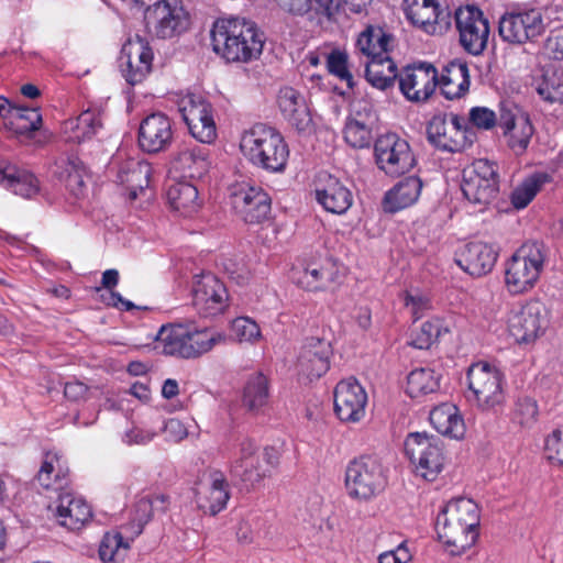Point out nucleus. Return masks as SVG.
Segmentation results:
<instances>
[{
	"instance_id": "f257e3e1",
	"label": "nucleus",
	"mask_w": 563,
	"mask_h": 563,
	"mask_svg": "<svg viewBox=\"0 0 563 563\" xmlns=\"http://www.w3.org/2000/svg\"><path fill=\"white\" fill-rule=\"evenodd\" d=\"M213 52L229 63L257 59L264 46V34L245 18H223L210 32Z\"/></svg>"
},
{
	"instance_id": "f03ea898",
	"label": "nucleus",
	"mask_w": 563,
	"mask_h": 563,
	"mask_svg": "<svg viewBox=\"0 0 563 563\" xmlns=\"http://www.w3.org/2000/svg\"><path fill=\"white\" fill-rule=\"evenodd\" d=\"M479 511L475 501L460 497L449 501L437 519L439 539L454 555L471 548L477 538Z\"/></svg>"
},
{
	"instance_id": "7ed1b4c3",
	"label": "nucleus",
	"mask_w": 563,
	"mask_h": 563,
	"mask_svg": "<svg viewBox=\"0 0 563 563\" xmlns=\"http://www.w3.org/2000/svg\"><path fill=\"white\" fill-rule=\"evenodd\" d=\"M240 148L244 157L256 168L267 173L285 170L289 148L283 135L273 126L257 123L241 137Z\"/></svg>"
},
{
	"instance_id": "20e7f679",
	"label": "nucleus",
	"mask_w": 563,
	"mask_h": 563,
	"mask_svg": "<svg viewBox=\"0 0 563 563\" xmlns=\"http://www.w3.org/2000/svg\"><path fill=\"white\" fill-rule=\"evenodd\" d=\"M547 260V249L541 242L522 244L511 256L505 273L509 292L522 294L531 289L540 277Z\"/></svg>"
},
{
	"instance_id": "39448f33",
	"label": "nucleus",
	"mask_w": 563,
	"mask_h": 563,
	"mask_svg": "<svg viewBox=\"0 0 563 563\" xmlns=\"http://www.w3.org/2000/svg\"><path fill=\"white\" fill-rule=\"evenodd\" d=\"M223 340L224 336L221 333L207 328L187 331L180 325H163L156 335V341L164 354L184 358L199 357Z\"/></svg>"
},
{
	"instance_id": "423d86ee",
	"label": "nucleus",
	"mask_w": 563,
	"mask_h": 563,
	"mask_svg": "<svg viewBox=\"0 0 563 563\" xmlns=\"http://www.w3.org/2000/svg\"><path fill=\"white\" fill-rule=\"evenodd\" d=\"M278 463L277 452L266 448L263 453L250 439L240 443L239 457L231 465V475L245 488H256Z\"/></svg>"
},
{
	"instance_id": "0eeeda50",
	"label": "nucleus",
	"mask_w": 563,
	"mask_h": 563,
	"mask_svg": "<svg viewBox=\"0 0 563 563\" xmlns=\"http://www.w3.org/2000/svg\"><path fill=\"white\" fill-rule=\"evenodd\" d=\"M387 483L382 462L374 456L352 461L345 471V486L352 498L368 500L380 494Z\"/></svg>"
},
{
	"instance_id": "6e6552de",
	"label": "nucleus",
	"mask_w": 563,
	"mask_h": 563,
	"mask_svg": "<svg viewBox=\"0 0 563 563\" xmlns=\"http://www.w3.org/2000/svg\"><path fill=\"white\" fill-rule=\"evenodd\" d=\"M405 452L416 475L434 481L443 468L444 455L439 438L426 432L410 433L405 441Z\"/></svg>"
},
{
	"instance_id": "1a4fd4ad",
	"label": "nucleus",
	"mask_w": 563,
	"mask_h": 563,
	"mask_svg": "<svg viewBox=\"0 0 563 563\" xmlns=\"http://www.w3.org/2000/svg\"><path fill=\"white\" fill-rule=\"evenodd\" d=\"M144 22L150 34L169 38L189 27V15L178 0H163L150 5L144 12Z\"/></svg>"
},
{
	"instance_id": "9d476101",
	"label": "nucleus",
	"mask_w": 563,
	"mask_h": 563,
	"mask_svg": "<svg viewBox=\"0 0 563 563\" xmlns=\"http://www.w3.org/2000/svg\"><path fill=\"white\" fill-rule=\"evenodd\" d=\"M462 191L473 205L484 208L498 192V174L494 163L478 159L463 170Z\"/></svg>"
},
{
	"instance_id": "9b49d317",
	"label": "nucleus",
	"mask_w": 563,
	"mask_h": 563,
	"mask_svg": "<svg viewBox=\"0 0 563 563\" xmlns=\"http://www.w3.org/2000/svg\"><path fill=\"white\" fill-rule=\"evenodd\" d=\"M374 154L378 168L389 176H400L416 165L409 143L394 133L380 135L376 140Z\"/></svg>"
},
{
	"instance_id": "f8f14e48",
	"label": "nucleus",
	"mask_w": 563,
	"mask_h": 563,
	"mask_svg": "<svg viewBox=\"0 0 563 563\" xmlns=\"http://www.w3.org/2000/svg\"><path fill=\"white\" fill-rule=\"evenodd\" d=\"M473 133L467 131L464 119L457 114L434 115L428 124V141L439 150L461 152L472 145Z\"/></svg>"
},
{
	"instance_id": "ddd939ff",
	"label": "nucleus",
	"mask_w": 563,
	"mask_h": 563,
	"mask_svg": "<svg viewBox=\"0 0 563 563\" xmlns=\"http://www.w3.org/2000/svg\"><path fill=\"white\" fill-rule=\"evenodd\" d=\"M460 43L472 55H479L487 46L489 37L488 20L483 12L474 7L459 8L454 13Z\"/></svg>"
},
{
	"instance_id": "4468645a",
	"label": "nucleus",
	"mask_w": 563,
	"mask_h": 563,
	"mask_svg": "<svg viewBox=\"0 0 563 563\" xmlns=\"http://www.w3.org/2000/svg\"><path fill=\"white\" fill-rule=\"evenodd\" d=\"M468 388L482 409H490L505 399L501 375L487 363L473 364L467 372Z\"/></svg>"
},
{
	"instance_id": "2eb2a0df",
	"label": "nucleus",
	"mask_w": 563,
	"mask_h": 563,
	"mask_svg": "<svg viewBox=\"0 0 563 563\" xmlns=\"http://www.w3.org/2000/svg\"><path fill=\"white\" fill-rule=\"evenodd\" d=\"M549 312L543 302L531 300L508 319V331L517 343L534 341L548 327Z\"/></svg>"
},
{
	"instance_id": "dca6fc26",
	"label": "nucleus",
	"mask_w": 563,
	"mask_h": 563,
	"mask_svg": "<svg viewBox=\"0 0 563 563\" xmlns=\"http://www.w3.org/2000/svg\"><path fill=\"white\" fill-rule=\"evenodd\" d=\"M178 111L190 134L201 143H211L217 135L211 107L201 97L187 95L180 99Z\"/></svg>"
},
{
	"instance_id": "f3484780",
	"label": "nucleus",
	"mask_w": 563,
	"mask_h": 563,
	"mask_svg": "<svg viewBox=\"0 0 563 563\" xmlns=\"http://www.w3.org/2000/svg\"><path fill=\"white\" fill-rule=\"evenodd\" d=\"M230 202L235 213L247 223H260L271 212V198L261 188L240 184L232 188Z\"/></svg>"
},
{
	"instance_id": "a211bd4d",
	"label": "nucleus",
	"mask_w": 563,
	"mask_h": 563,
	"mask_svg": "<svg viewBox=\"0 0 563 563\" xmlns=\"http://www.w3.org/2000/svg\"><path fill=\"white\" fill-rule=\"evenodd\" d=\"M544 30L539 10L530 9L522 12H510L499 21V35L511 44H522L539 36Z\"/></svg>"
},
{
	"instance_id": "6ab92c4d",
	"label": "nucleus",
	"mask_w": 563,
	"mask_h": 563,
	"mask_svg": "<svg viewBox=\"0 0 563 563\" xmlns=\"http://www.w3.org/2000/svg\"><path fill=\"white\" fill-rule=\"evenodd\" d=\"M410 22L430 35H442L452 25L451 12L435 0H413L406 9Z\"/></svg>"
},
{
	"instance_id": "aec40b11",
	"label": "nucleus",
	"mask_w": 563,
	"mask_h": 563,
	"mask_svg": "<svg viewBox=\"0 0 563 563\" xmlns=\"http://www.w3.org/2000/svg\"><path fill=\"white\" fill-rule=\"evenodd\" d=\"M210 168L209 151L203 145L185 144L170 161V179H200Z\"/></svg>"
},
{
	"instance_id": "412c9836",
	"label": "nucleus",
	"mask_w": 563,
	"mask_h": 563,
	"mask_svg": "<svg viewBox=\"0 0 563 563\" xmlns=\"http://www.w3.org/2000/svg\"><path fill=\"white\" fill-rule=\"evenodd\" d=\"M438 86V71L432 64L422 63L407 67L399 76L402 95L412 102H424Z\"/></svg>"
},
{
	"instance_id": "4be33fe9",
	"label": "nucleus",
	"mask_w": 563,
	"mask_h": 563,
	"mask_svg": "<svg viewBox=\"0 0 563 563\" xmlns=\"http://www.w3.org/2000/svg\"><path fill=\"white\" fill-rule=\"evenodd\" d=\"M152 49L140 36L130 38L123 45L120 55V67L126 81L131 85L141 82L151 71Z\"/></svg>"
},
{
	"instance_id": "5701e85b",
	"label": "nucleus",
	"mask_w": 563,
	"mask_h": 563,
	"mask_svg": "<svg viewBox=\"0 0 563 563\" xmlns=\"http://www.w3.org/2000/svg\"><path fill=\"white\" fill-rule=\"evenodd\" d=\"M331 354L330 342L320 338L307 339L297 360L299 376L309 382L320 378L330 367Z\"/></svg>"
},
{
	"instance_id": "b1692460",
	"label": "nucleus",
	"mask_w": 563,
	"mask_h": 563,
	"mask_svg": "<svg viewBox=\"0 0 563 563\" xmlns=\"http://www.w3.org/2000/svg\"><path fill=\"white\" fill-rule=\"evenodd\" d=\"M367 395L355 379L341 380L334 389V410L342 421L357 422L365 415Z\"/></svg>"
},
{
	"instance_id": "393cba45",
	"label": "nucleus",
	"mask_w": 563,
	"mask_h": 563,
	"mask_svg": "<svg viewBox=\"0 0 563 563\" xmlns=\"http://www.w3.org/2000/svg\"><path fill=\"white\" fill-rule=\"evenodd\" d=\"M192 301L199 313L213 316L222 311L228 294L224 285L213 274L197 276L192 286Z\"/></svg>"
},
{
	"instance_id": "a878e982",
	"label": "nucleus",
	"mask_w": 563,
	"mask_h": 563,
	"mask_svg": "<svg viewBox=\"0 0 563 563\" xmlns=\"http://www.w3.org/2000/svg\"><path fill=\"white\" fill-rule=\"evenodd\" d=\"M498 125L507 139L508 147L516 154L522 155L530 143L534 133L529 117L519 111L512 112L503 109L498 120Z\"/></svg>"
},
{
	"instance_id": "bb28decb",
	"label": "nucleus",
	"mask_w": 563,
	"mask_h": 563,
	"mask_svg": "<svg viewBox=\"0 0 563 563\" xmlns=\"http://www.w3.org/2000/svg\"><path fill=\"white\" fill-rule=\"evenodd\" d=\"M173 130L170 120L163 113L146 117L139 130V144L148 153L165 150L172 142Z\"/></svg>"
},
{
	"instance_id": "cd10ccee",
	"label": "nucleus",
	"mask_w": 563,
	"mask_h": 563,
	"mask_svg": "<svg viewBox=\"0 0 563 563\" xmlns=\"http://www.w3.org/2000/svg\"><path fill=\"white\" fill-rule=\"evenodd\" d=\"M316 198L327 211L336 214L346 212L353 200L351 191L338 178L329 174L319 176Z\"/></svg>"
},
{
	"instance_id": "c85d7f7f",
	"label": "nucleus",
	"mask_w": 563,
	"mask_h": 563,
	"mask_svg": "<svg viewBox=\"0 0 563 563\" xmlns=\"http://www.w3.org/2000/svg\"><path fill=\"white\" fill-rule=\"evenodd\" d=\"M497 256L498 254L493 246L482 242H474L464 247L455 262L470 275L481 277L493 269Z\"/></svg>"
},
{
	"instance_id": "c756f323",
	"label": "nucleus",
	"mask_w": 563,
	"mask_h": 563,
	"mask_svg": "<svg viewBox=\"0 0 563 563\" xmlns=\"http://www.w3.org/2000/svg\"><path fill=\"white\" fill-rule=\"evenodd\" d=\"M48 509L55 512L62 526L71 530L80 529L91 518L90 507L70 493L60 494L56 505H49Z\"/></svg>"
},
{
	"instance_id": "7c9ffc66",
	"label": "nucleus",
	"mask_w": 563,
	"mask_h": 563,
	"mask_svg": "<svg viewBox=\"0 0 563 563\" xmlns=\"http://www.w3.org/2000/svg\"><path fill=\"white\" fill-rule=\"evenodd\" d=\"M229 484L220 472L210 475V484L201 487L196 493L198 507L211 516L219 514L229 500Z\"/></svg>"
},
{
	"instance_id": "2f4dec72",
	"label": "nucleus",
	"mask_w": 563,
	"mask_h": 563,
	"mask_svg": "<svg viewBox=\"0 0 563 563\" xmlns=\"http://www.w3.org/2000/svg\"><path fill=\"white\" fill-rule=\"evenodd\" d=\"M278 106L284 118L299 132L311 125V115L305 98L295 89L286 87L279 91Z\"/></svg>"
},
{
	"instance_id": "473e14b6",
	"label": "nucleus",
	"mask_w": 563,
	"mask_h": 563,
	"mask_svg": "<svg viewBox=\"0 0 563 563\" xmlns=\"http://www.w3.org/2000/svg\"><path fill=\"white\" fill-rule=\"evenodd\" d=\"M0 183L14 194L30 198L38 191V180L30 172L7 159H0Z\"/></svg>"
},
{
	"instance_id": "72a5a7b5",
	"label": "nucleus",
	"mask_w": 563,
	"mask_h": 563,
	"mask_svg": "<svg viewBox=\"0 0 563 563\" xmlns=\"http://www.w3.org/2000/svg\"><path fill=\"white\" fill-rule=\"evenodd\" d=\"M438 85L446 99H459L470 89V71L465 63L453 60L449 63L438 78Z\"/></svg>"
},
{
	"instance_id": "f704fd0d",
	"label": "nucleus",
	"mask_w": 563,
	"mask_h": 563,
	"mask_svg": "<svg viewBox=\"0 0 563 563\" xmlns=\"http://www.w3.org/2000/svg\"><path fill=\"white\" fill-rule=\"evenodd\" d=\"M152 168L147 162L129 159L119 169L118 178L129 190V198L134 200L147 188Z\"/></svg>"
},
{
	"instance_id": "c9c22d12",
	"label": "nucleus",
	"mask_w": 563,
	"mask_h": 563,
	"mask_svg": "<svg viewBox=\"0 0 563 563\" xmlns=\"http://www.w3.org/2000/svg\"><path fill=\"white\" fill-rule=\"evenodd\" d=\"M422 181L417 176L400 180L384 198V207L388 212H396L413 205L421 192Z\"/></svg>"
},
{
	"instance_id": "e433bc0d",
	"label": "nucleus",
	"mask_w": 563,
	"mask_h": 563,
	"mask_svg": "<svg viewBox=\"0 0 563 563\" xmlns=\"http://www.w3.org/2000/svg\"><path fill=\"white\" fill-rule=\"evenodd\" d=\"M431 424L442 435L451 439H461L465 433V424L459 409L452 404H442L431 410L429 416Z\"/></svg>"
},
{
	"instance_id": "4c0bfd02",
	"label": "nucleus",
	"mask_w": 563,
	"mask_h": 563,
	"mask_svg": "<svg viewBox=\"0 0 563 563\" xmlns=\"http://www.w3.org/2000/svg\"><path fill=\"white\" fill-rule=\"evenodd\" d=\"M375 115L371 110L357 111L345 123L343 134L345 142L353 148H365L372 143V130Z\"/></svg>"
},
{
	"instance_id": "58836bf2",
	"label": "nucleus",
	"mask_w": 563,
	"mask_h": 563,
	"mask_svg": "<svg viewBox=\"0 0 563 563\" xmlns=\"http://www.w3.org/2000/svg\"><path fill=\"white\" fill-rule=\"evenodd\" d=\"M365 77L373 87L385 90L394 86L397 66L387 54H376L365 62Z\"/></svg>"
},
{
	"instance_id": "ea45409f",
	"label": "nucleus",
	"mask_w": 563,
	"mask_h": 563,
	"mask_svg": "<svg viewBox=\"0 0 563 563\" xmlns=\"http://www.w3.org/2000/svg\"><path fill=\"white\" fill-rule=\"evenodd\" d=\"M168 186L167 200L170 207L183 216H190L200 206L198 189L195 185L183 179H173Z\"/></svg>"
},
{
	"instance_id": "a19ab883",
	"label": "nucleus",
	"mask_w": 563,
	"mask_h": 563,
	"mask_svg": "<svg viewBox=\"0 0 563 563\" xmlns=\"http://www.w3.org/2000/svg\"><path fill=\"white\" fill-rule=\"evenodd\" d=\"M336 278V269L331 261L324 265L309 266L297 272L294 279L298 286L309 291H316L327 288Z\"/></svg>"
},
{
	"instance_id": "79ce46f5",
	"label": "nucleus",
	"mask_w": 563,
	"mask_h": 563,
	"mask_svg": "<svg viewBox=\"0 0 563 563\" xmlns=\"http://www.w3.org/2000/svg\"><path fill=\"white\" fill-rule=\"evenodd\" d=\"M54 174L65 183L66 188L75 197H81L86 190L85 177L87 176L82 162L76 157L62 161L56 166Z\"/></svg>"
},
{
	"instance_id": "37998d69",
	"label": "nucleus",
	"mask_w": 563,
	"mask_h": 563,
	"mask_svg": "<svg viewBox=\"0 0 563 563\" xmlns=\"http://www.w3.org/2000/svg\"><path fill=\"white\" fill-rule=\"evenodd\" d=\"M268 400V382L262 374L253 375L246 383L243 394V406L251 412H258Z\"/></svg>"
},
{
	"instance_id": "c03bdc74",
	"label": "nucleus",
	"mask_w": 563,
	"mask_h": 563,
	"mask_svg": "<svg viewBox=\"0 0 563 563\" xmlns=\"http://www.w3.org/2000/svg\"><path fill=\"white\" fill-rule=\"evenodd\" d=\"M390 36L379 27L368 26L357 38V47L367 57L388 53Z\"/></svg>"
},
{
	"instance_id": "a18cd8bd",
	"label": "nucleus",
	"mask_w": 563,
	"mask_h": 563,
	"mask_svg": "<svg viewBox=\"0 0 563 563\" xmlns=\"http://www.w3.org/2000/svg\"><path fill=\"white\" fill-rule=\"evenodd\" d=\"M42 126V115L37 108L20 106L12 121H8V130L16 135L32 136Z\"/></svg>"
},
{
	"instance_id": "49530a36",
	"label": "nucleus",
	"mask_w": 563,
	"mask_h": 563,
	"mask_svg": "<svg viewBox=\"0 0 563 563\" xmlns=\"http://www.w3.org/2000/svg\"><path fill=\"white\" fill-rule=\"evenodd\" d=\"M438 388L439 376L431 368H417L408 375L407 391L412 398L434 393Z\"/></svg>"
},
{
	"instance_id": "de8ad7c7",
	"label": "nucleus",
	"mask_w": 563,
	"mask_h": 563,
	"mask_svg": "<svg viewBox=\"0 0 563 563\" xmlns=\"http://www.w3.org/2000/svg\"><path fill=\"white\" fill-rule=\"evenodd\" d=\"M550 176L545 173H536L525 179L511 194V202L515 208L522 209L527 207L536 197L541 187L549 183Z\"/></svg>"
},
{
	"instance_id": "09e8293b",
	"label": "nucleus",
	"mask_w": 563,
	"mask_h": 563,
	"mask_svg": "<svg viewBox=\"0 0 563 563\" xmlns=\"http://www.w3.org/2000/svg\"><path fill=\"white\" fill-rule=\"evenodd\" d=\"M539 95L551 103H563V69L548 68L538 87Z\"/></svg>"
},
{
	"instance_id": "8fccbe9b",
	"label": "nucleus",
	"mask_w": 563,
	"mask_h": 563,
	"mask_svg": "<svg viewBox=\"0 0 563 563\" xmlns=\"http://www.w3.org/2000/svg\"><path fill=\"white\" fill-rule=\"evenodd\" d=\"M130 543L123 539L121 533H106L99 547V556L104 563H118L123 560Z\"/></svg>"
},
{
	"instance_id": "3c124183",
	"label": "nucleus",
	"mask_w": 563,
	"mask_h": 563,
	"mask_svg": "<svg viewBox=\"0 0 563 563\" xmlns=\"http://www.w3.org/2000/svg\"><path fill=\"white\" fill-rule=\"evenodd\" d=\"M440 335L439 321H426L411 333L410 345L416 349H429Z\"/></svg>"
},
{
	"instance_id": "603ef678",
	"label": "nucleus",
	"mask_w": 563,
	"mask_h": 563,
	"mask_svg": "<svg viewBox=\"0 0 563 563\" xmlns=\"http://www.w3.org/2000/svg\"><path fill=\"white\" fill-rule=\"evenodd\" d=\"M232 332L239 342H253L261 335L260 327L250 318H236L232 322Z\"/></svg>"
},
{
	"instance_id": "864d4df0",
	"label": "nucleus",
	"mask_w": 563,
	"mask_h": 563,
	"mask_svg": "<svg viewBox=\"0 0 563 563\" xmlns=\"http://www.w3.org/2000/svg\"><path fill=\"white\" fill-rule=\"evenodd\" d=\"M327 68L329 73L335 75L341 80H345L349 87H352V75L347 69V56L340 51H333L327 55Z\"/></svg>"
},
{
	"instance_id": "5fc2aeb1",
	"label": "nucleus",
	"mask_w": 563,
	"mask_h": 563,
	"mask_svg": "<svg viewBox=\"0 0 563 563\" xmlns=\"http://www.w3.org/2000/svg\"><path fill=\"white\" fill-rule=\"evenodd\" d=\"M101 126L100 121L92 112H84L77 118L76 135L78 141L90 139L96 134L97 130Z\"/></svg>"
},
{
	"instance_id": "6e6d98bb",
	"label": "nucleus",
	"mask_w": 563,
	"mask_h": 563,
	"mask_svg": "<svg viewBox=\"0 0 563 563\" xmlns=\"http://www.w3.org/2000/svg\"><path fill=\"white\" fill-rule=\"evenodd\" d=\"M545 452L550 461L563 464V428L555 429L545 441Z\"/></svg>"
},
{
	"instance_id": "4d7b16f0",
	"label": "nucleus",
	"mask_w": 563,
	"mask_h": 563,
	"mask_svg": "<svg viewBox=\"0 0 563 563\" xmlns=\"http://www.w3.org/2000/svg\"><path fill=\"white\" fill-rule=\"evenodd\" d=\"M155 501L151 497H142L135 504L133 521L136 522V533H141L144 526L152 519Z\"/></svg>"
},
{
	"instance_id": "13d9d810",
	"label": "nucleus",
	"mask_w": 563,
	"mask_h": 563,
	"mask_svg": "<svg viewBox=\"0 0 563 563\" xmlns=\"http://www.w3.org/2000/svg\"><path fill=\"white\" fill-rule=\"evenodd\" d=\"M470 122L478 129L489 130L497 123L494 111L485 107H475L470 111Z\"/></svg>"
},
{
	"instance_id": "bf43d9fd",
	"label": "nucleus",
	"mask_w": 563,
	"mask_h": 563,
	"mask_svg": "<svg viewBox=\"0 0 563 563\" xmlns=\"http://www.w3.org/2000/svg\"><path fill=\"white\" fill-rule=\"evenodd\" d=\"M516 413L519 417L520 424L532 422L538 415L536 401L530 398L520 399L517 402Z\"/></svg>"
},
{
	"instance_id": "052dcab7",
	"label": "nucleus",
	"mask_w": 563,
	"mask_h": 563,
	"mask_svg": "<svg viewBox=\"0 0 563 563\" xmlns=\"http://www.w3.org/2000/svg\"><path fill=\"white\" fill-rule=\"evenodd\" d=\"M275 2L280 9L295 15H303L309 12V0H276Z\"/></svg>"
},
{
	"instance_id": "680f3d73",
	"label": "nucleus",
	"mask_w": 563,
	"mask_h": 563,
	"mask_svg": "<svg viewBox=\"0 0 563 563\" xmlns=\"http://www.w3.org/2000/svg\"><path fill=\"white\" fill-rule=\"evenodd\" d=\"M88 387L78 380L69 382L65 384L64 395L71 401H79L86 398Z\"/></svg>"
},
{
	"instance_id": "e2e57ef3",
	"label": "nucleus",
	"mask_w": 563,
	"mask_h": 563,
	"mask_svg": "<svg viewBox=\"0 0 563 563\" xmlns=\"http://www.w3.org/2000/svg\"><path fill=\"white\" fill-rule=\"evenodd\" d=\"M405 305L411 308L415 319H419L418 312L429 307V300L423 296L406 292Z\"/></svg>"
},
{
	"instance_id": "0e129e2a",
	"label": "nucleus",
	"mask_w": 563,
	"mask_h": 563,
	"mask_svg": "<svg viewBox=\"0 0 563 563\" xmlns=\"http://www.w3.org/2000/svg\"><path fill=\"white\" fill-rule=\"evenodd\" d=\"M154 437V433L133 428L125 433L124 441L128 444H145L148 443Z\"/></svg>"
},
{
	"instance_id": "69168bd1",
	"label": "nucleus",
	"mask_w": 563,
	"mask_h": 563,
	"mask_svg": "<svg viewBox=\"0 0 563 563\" xmlns=\"http://www.w3.org/2000/svg\"><path fill=\"white\" fill-rule=\"evenodd\" d=\"M547 51L553 59L563 60V35L549 37L547 41Z\"/></svg>"
},
{
	"instance_id": "338daca9",
	"label": "nucleus",
	"mask_w": 563,
	"mask_h": 563,
	"mask_svg": "<svg viewBox=\"0 0 563 563\" xmlns=\"http://www.w3.org/2000/svg\"><path fill=\"white\" fill-rule=\"evenodd\" d=\"M309 12L313 11L317 14H329L334 0H309Z\"/></svg>"
},
{
	"instance_id": "774afa93",
	"label": "nucleus",
	"mask_w": 563,
	"mask_h": 563,
	"mask_svg": "<svg viewBox=\"0 0 563 563\" xmlns=\"http://www.w3.org/2000/svg\"><path fill=\"white\" fill-rule=\"evenodd\" d=\"M118 282H119V272L117 269H107L102 274L101 286L103 288L110 290V292L118 285Z\"/></svg>"
}]
</instances>
